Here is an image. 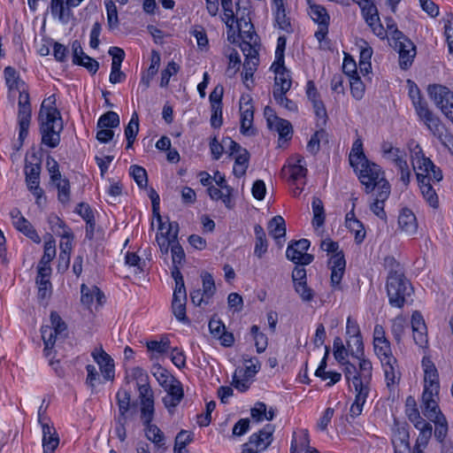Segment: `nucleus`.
I'll list each match as a JSON object with an SVG mask.
<instances>
[{"label": "nucleus", "mask_w": 453, "mask_h": 453, "mask_svg": "<svg viewBox=\"0 0 453 453\" xmlns=\"http://www.w3.org/2000/svg\"><path fill=\"white\" fill-rule=\"evenodd\" d=\"M92 356L98 364L101 372L105 380H109L114 377V364L112 358L102 349L93 351Z\"/></svg>", "instance_id": "nucleus-25"}, {"label": "nucleus", "mask_w": 453, "mask_h": 453, "mask_svg": "<svg viewBox=\"0 0 453 453\" xmlns=\"http://www.w3.org/2000/svg\"><path fill=\"white\" fill-rule=\"evenodd\" d=\"M386 288L389 304L396 308H402L406 303V298L412 293L411 282L403 273L396 270L390 271Z\"/></svg>", "instance_id": "nucleus-4"}, {"label": "nucleus", "mask_w": 453, "mask_h": 453, "mask_svg": "<svg viewBox=\"0 0 453 453\" xmlns=\"http://www.w3.org/2000/svg\"><path fill=\"white\" fill-rule=\"evenodd\" d=\"M66 0H50V12L63 24H67L72 17V12L66 8Z\"/></svg>", "instance_id": "nucleus-32"}, {"label": "nucleus", "mask_w": 453, "mask_h": 453, "mask_svg": "<svg viewBox=\"0 0 453 453\" xmlns=\"http://www.w3.org/2000/svg\"><path fill=\"white\" fill-rule=\"evenodd\" d=\"M130 174L139 188H145L148 183L146 170L139 165H134L130 166Z\"/></svg>", "instance_id": "nucleus-61"}, {"label": "nucleus", "mask_w": 453, "mask_h": 453, "mask_svg": "<svg viewBox=\"0 0 453 453\" xmlns=\"http://www.w3.org/2000/svg\"><path fill=\"white\" fill-rule=\"evenodd\" d=\"M244 369L239 370V373H242L243 377H250L253 378L256 373L258 372V371L261 368V364L259 360L257 357H250L244 359Z\"/></svg>", "instance_id": "nucleus-57"}, {"label": "nucleus", "mask_w": 453, "mask_h": 453, "mask_svg": "<svg viewBox=\"0 0 453 453\" xmlns=\"http://www.w3.org/2000/svg\"><path fill=\"white\" fill-rule=\"evenodd\" d=\"M250 333L253 335L257 351L258 353L264 352L268 344V339H267L266 335L265 334L261 333L259 331V327L256 325L251 326Z\"/></svg>", "instance_id": "nucleus-60"}, {"label": "nucleus", "mask_w": 453, "mask_h": 453, "mask_svg": "<svg viewBox=\"0 0 453 453\" xmlns=\"http://www.w3.org/2000/svg\"><path fill=\"white\" fill-rule=\"evenodd\" d=\"M309 444L310 437L308 430L302 429L298 432H296L293 434L290 446V453H301L309 448Z\"/></svg>", "instance_id": "nucleus-33"}, {"label": "nucleus", "mask_w": 453, "mask_h": 453, "mask_svg": "<svg viewBox=\"0 0 453 453\" xmlns=\"http://www.w3.org/2000/svg\"><path fill=\"white\" fill-rule=\"evenodd\" d=\"M373 349L381 363L387 386L397 384L401 377L398 363L393 356L391 344L386 337L385 329L379 324L375 325L373 330Z\"/></svg>", "instance_id": "nucleus-3"}, {"label": "nucleus", "mask_w": 453, "mask_h": 453, "mask_svg": "<svg viewBox=\"0 0 453 453\" xmlns=\"http://www.w3.org/2000/svg\"><path fill=\"white\" fill-rule=\"evenodd\" d=\"M309 15L318 25L329 24L330 16L326 9L320 4H310Z\"/></svg>", "instance_id": "nucleus-43"}, {"label": "nucleus", "mask_w": 453, "mask_h": 453, "mask_svg": "<svg viewBox=\"0 0 453 453\" xmlns=\"http://www.w3.org/2000/svg\"><path fill=\"white\" fill-rule=\"evenodd\" d=\"M40 163L27 162L25 165L26 182L28 189L36 198V203L41 204V200L43 197L44 191L40 188Z\"/></svg>", "instance_id": "nucleus-14"}, {"label": "nucleus", "mask_w": 453, "mask_h": 453, "mask_svg": "<svg viewBox=\"0 0 453 453\" xmlns=\"http://www.w3.org/2000/svg\"><path fill=\"white\" fill-rule=\"evenodd\" d=\"M269 234L280 239L286 234L285 220L281 216L273 217L268 224Z\"/></svg>", "instance_id": "nucleus-47"}, {"label": "nucleus", "mask_w": 453, "mask_h": 453, "mask_svg": "<svg viewBox=\"0 0 453 453\" xmlns=\"http://www.w3.org/2000/svg\"><path fill=\"white\" fill-rule=\"evenodd\" d=\"M428 93L435 105L444 116L453 124V92L441 85H432Z\"/></svg>", "instance_id": "nucleus-9"}, {"label": "nucleus", "mask_w": 453, "mask_h": 453, "mask_svg": "<svg viewBox=\"0 0 453 453\" xmlns=\"http://www.w3.org/2000/svg\"><path fill=\"white\" fill-rule=\"evenodd\" d=\"M271 69L275 73L273 91L288 92L291 88L292 81L289 72L284 65V62H280L279 65H276V62H273Z\"/></svg>", "instance_id": "nucleus-20"}, {"label": "nucleus", "mask_w": 453, "mask_h": 453, "mask_svg": "<svg viewBox=\"0 0 453 453\" xmlns=\"http://www.w3.org/2000/svg\"><path fill=\"white\" fill-rule=\"evenodd\" d=\"M424 415L430 420L444 416L440 411L438 401H430L421 404Z\"/></svg>", "instance_id": "nucleus-64"}, {"label": "nucleus", "mask_w": 453, "mask_h": 453, "mask_svg": "<svg viewBox=\"0 0 453 453\" xmlns=\"http://www.w3.org/2000/svg\"><path fill=\"white\" fill-rule=\"evenodd\" d=\"M418 116L433 135L441 141L443 139V136L446 135L447 128L440 118L429 110L428 107L418 112Z\"/></svg>", "instance_id": "nucleus-17"}, {"label": "nucleus", "mask_w": 453, "mask_h": 453, "mask_svg": "<svg viewBox=\"0 0 453 453\" xmlns=\"http://www.w3.org/2000/svg\"><path fill=\"white\" fill-rule=\"evenodd\" d=\"M10 216L12 220V225L19 232L25 234L35 243L41 242V238L36 230L34 228L32 224L22 216L19 209H12L10 212Z\"/></svg>", "instance_id": "nucleus-18"}, {"label": "nucleus", "mask_w": 453, "mask_h": 453, "mask_svg": "<svg viewBox=\"0 0 453 453\" xmlns=\"http://www.w3.org/2000/svg\"><path fill=\"white\" fill-rule=\"evenodd\" d=\"M368 160L363 151V142L360 138L357 139L352 145L349 153V163L352 167L358 169L359 165Z\"/></svg>", "instance_id": "nucleus-39"}, {"label": "nucleus", "mask_w": 453, "mask_h": 453, "mask_svg": "<svg viewBox=\"0 0 453 453\" xmlns=\"http://www.w3.org/2000/svg\"><path fill=\"white\" fill-rule=\"evenodd\" d=\"M157 234V242L163 255H167L169 249H173V239L178 240L179 226L177 222H169L168 228L165 233Z\"/></svg>", "instance_id": "nucleus-21"}, {"label": "nucleus", "mask_w": 453, "mask_h": 453, "mask_svg": "<svg viewBox=\"0 0 453 453\" xmlns=\"http://www.w3.org/2000/svg\"><path fill=\"white\" fill-rule=\"evenodd\" d=\"M419 430V434L416 441L415 447H418L419 449L425 448L429 439L432 436L433 428L432 426L427 422H423L422 425L418 426V427H416Z\"/></svg>", "instance_id": "nucleus-54"}, {"label": "nucleus", "mask_w": 453, "mask_h": 453, "mask_svg": "<svg viewBox=\"0 0 453 453\" xmlns=\"http://www.w3.org/2000/svg\"><path fill=\"white\" fill-rule=\"evenodd\" d=\"M130 377L136 380L139 395H144L152 391L149 384V376L141 367H134L131 369Z\"/></svg>", "instance_id": "nucleus-30"}, {"label": "nucleus", "mask_w": 453, "mask_h": 453, "mask_svg": "<svg viewBox=\"0 0 453 453\" xmlns=\"http://www.w3.org/2000/svg\"><path fill=\"white\" fill-rule=\"evenodd\" d=\"M294 288L303 302H311L315 296V292L308 286L307 282H296Z\"/></svg>", "instance_id": "nucleus-62"}, {"label": "nucleus", "mask_w": 453, "mask_h": 453, "mask_svg": "<svg viewBox=\"0 0 453 453\" xmlns=\"http://www.w3.org/2000/svg\"><path fill=\"white\" fill-rule=\"evenodd\" d=\"M357 170H359L358 179L365 186L366 193L372 192L377 185L382 182V180H385L380 166L369 160H365L360 164Z\"/></svg>", "instance_id": "nucleus-10"}, {"label": "nucleus", "mask_w": 453, "mask_h": 453, "mask_svg": "<svg viewBox=\"0 0 453 453\" xmlns=\"http://www.w3.org/2000/svg\"><path fill=\"white\" fill-rule=\"evenodd\" d=\"M208 195L210 196L211 199L219 201L220 200L226 208L231 209L233 207L232 203V193L233 192H226L223 189H221L219 187L216 188L214 186H211L207 189Z\"/></svg>", "instance_id": "nucleus-45"}, {"label": "nucleus", "mask_w": 453, "mask_h": 453, "mask_svg": "<svg viewBox=\"0 0 453 453\" xmlns=\"http://www.w3.org/2000/svg\"><path fill=\"white\" fill-rule=\"evenodd\" d=\"M236 26L242 42L248 41L251 42V43H256L257 35L252 31L253 26L250 22L244 19H236Z\"/></svg>", "instance_id": "nucleus-37"}, {"label": "nucleus", "mask_w": 453, "mask_h": 453, "mask_svg": "<svg viewBox=\"0 0 453 453\" xmlns=\"http://www.w3.org/2000/svg\"><path fill=\"white\" fill-rule=\"evenodd\" d=\"M273 432L274 426L267 424L258 433L252 434L249 438V441L243 445L258 453L262 452L272 443Z\"/></svg>", "instance_id": "nucleus-16"}, {"label": "nucleus", "mask_w": 453, "mask_h": 453, "mask_svg": "<svg viewBox=\"0 0 453 453\" xmlns=\"http://www.w3.org/2000/svg\"><path fill=\"white\" fill-rule=\"evenodd\" d=\"M39 422L42 425L43 453H53L59 444L58 434L53 426L42 421L41 409L38 412Z\"/></svg>", "instance_id": "nucleus-19"}, {"label": "nucleus", "mask_w": 453, "mask_h": 453, "mask_svg": "<svg viewBox=\"0 0 453 453\" xmlns=\"http://www.w3.org/2000/svg\"><path fill=\"white\" fill-rule=\"evenodd\" d=\"M55 241L50 237V239L49 241H46L44 243V252L42 257L41 258L38 264L37 270H40L41 268L51 269L50 266V263L55 257Z\"/></svg>", "instance_id": "nucleus-40"}, {"label": "nucleus", "mask_w": 453, "mask_h": 453, "mask_svg": "<svg viewBox=\"0 0 453 453\" xmlns=\"http://www.w3.org/2000/svg\"><path fill=\"white\" fill-rule=\"evenodd\" d=\"M50 273L51 269L41 268L38 270L36 285L38 287V298L42 300L49 298L51 295Z\"/></svg>", "instance_id": "nucleus-28"}, {"label": "nucleus", "mask_w": 453, "mask_h": 453, "mask_svg": "<svg viewBox=\"0 0 453 453\" xmlns=\"http://www.w3.org/2000/svg\"><path fill=\"white\" fill-rule=\"evenodd\" d=\"M275 26L286 33L293 31L290 19L286 14L285 0H273Z\"/></svg>", "instance_id": "nucleus-24"}, {"label": "nucleus", "mask_w": 453, "mask_h": 453, "mask_svg": "<svg viewBox=\"0 0 453 453\" xmlns=\"http://www.w3.org/2000/svg\"><path fill=\"white\" fill-rule=\"evenodd\" d=\"M382 157L388 162L394 164L400 172L401 181L404 186L410 182L411 171L406 161V153L397 147H394L388 142H383L381 144Z\"/></svg>", "instance_id": "nucleus-7"}, {"label": "nucleus", "mask_w": 453, "mask_h": 453, "mask_svg": "<svg viewBox=\"0 0 453 453\" xmlns=\"http://www.w3.org/2000/svg\"><path fill=\"white\" fill-rule=\"evenodd\" d=\"M38 121L42 135V144L54 149L60 142V133L63 130V120L59 111L55 106L54 96L42 103Z\"/></svg>", "instance_id": "nucleus-2"}, {"label": "nucleus", "mask_w": 453, "mask_h": 453, "mask_svg": "<svg viewBox=\"0 0 453 453\" xmlns=\"http://www.w3.org/2000/svg\"><path fill=\"white\" fill-rule=\"evenodd\" d=\"M352 356L357 359L358 369L354 364L344 360L342 365H344V375L348 381H352L355 389H359V384L370 387L372 374V362L364 355H357V350L352 353Z\"/></svg>", "instance_id": "nucleus-5"}, {"label": "nucleus", "mask_w": 453, "mask_h": 453, "mask_svg": "<svg viewBox=\"0 0 453 453\" xmlns=\"http://www.w3.org/2000/svg\"><path fill=\"white\" fill-rule=\"evenodd\" d=\"M81 303L88 307L91 305L95 297L99 303H101V299L104 297V294L97 287L93 286L92 288H88L85 284H82L81 287Z\"/></svg>", "instance_id": "nucleus-36"}, {"label": "nucleus", "mask_w": 453, "mask_h": 453, "mask_svg": "<svg viewBox=\"0 0 453 453\" xmlns=\"http://www.w3.org/2000/svg\"><path fill=\"white\" fill-rule=\"evenodd\" d=\"M4 78L9 90H18L26 87V83L20 79L19 73L15 68L7 66L4 68Z\"/></svg>", "instance_id": "nucleus-35"}, {"label": "nucleus", "mask_w": 453, "mask_h": 453, "mask_svg": "<svg viewBox=\"0 0 453 453\" xmlns=\"http://www.w3.org/2000/svg\"><path fill=\"white\" fill-rule=\"evenodd\" d=\"M58 188V198L59 202L65 204L70 201V183L65 178H60L57 182H53Z\"/></svg>", "instance_id": "nucleus-56"}, {"label": "nucleus", "mask_w": 453, "mask_h": 453, "mask_svg": "<svg viewBox=\"0 0 453 453\" xmlns=\"http://www.w3.org/2000/svg\"><path fill=\"white\" fill-rule=\"evenodd\" d=\"M346 227L355 234V240L357 243L364 241L365 237V230L363 223L358 219L349 220Z\"/></svg>", "instance_id": "nucleus-63"}, {"label": "nucleus", "mask_w": 453, "mask_h": 453, "mask_svg": "<svg viewBox=\"0 0 453 453\" xmlns=\"http://www.w3.org/2000/svg\"><path fill=\"white\" fill-rule=\"evenodd\" d=\"M141 405V420L143 425H150L154 418V395L153 391L142 395H139Z\"/></svg>", "instance_id": "nucleus-27"}, {"label": "nucleus", "mask_w": 453, "mask_h": 453, "mask_svg": "<svg viewBox=\"0 0 453 453\" xmlns=\"http://www.w3.org/2000/svg\"><path fill=\"white\" fill-rule=\"evenodd\" d=\"M139 132V119L136 112H134L131 119L125 128V135L127 138V149H130L135 141L136 135Z\"/></svg>", "instance_id": "nucleus-41"}, {"label": "nucleus", "mask_w": 453, "mask_h": 453, "mask_svg": "<svg viewBox=\"0 0 453 453\" xmlns=\"http://www.w3.org/2000/svg\"><path fill=\"white\" fill-rule=\"evenodd\" d=\"M187 292L174 289L172 301V310L175 318L181 322L188 321L186 316Z\"/></svg>", "instance_id": "nucleus-26"}, {"label": "nucleus", "mask_w": 453, "mask_h": 453, "mask_svg": "<svg viewBox=\"0 0 453 453\" xmlns=\"http://www.w3.org/2000/svg\"><path fill=\"white\" fill-rule=\"evenodd\" d=\"M119 125V117L115 111H107L103 114L97 121L98 128H112L117 127Z\"/></svg>", "instance_id": "nucleus-55"}, {"label": "nucleus", "mask_w": 453, "mask_h": 453, "mask_svg": "<svg viewBox=\"0 0 453 453\" xmlns=\"http://www.w3.org/2000/svg\"><path fill=\"white\" fill-rule=\"evenodd\" d=\"M145 426V434L148 440L160 448L165 445V436L163 432L156 426L150 423V425H143Z\"/></svg>", "instance_id": "nucleus-48"}, {"label": "nucleus", "mask_w": 453, "mask_h": 453, "mask_svg": "<svg viewBox=\"0 0 453 453\" xmlns=\"http://www.w3.org/2000/svg\"><path fill=\"white\" fill-rule=\"evenodd\" d=\"M392 40L395 42V48L398 49L399 65L402 69L407 70L416 56V46L396 28L393 32Z\"/></svg>", "instance_id": "nucleus-8"}, {"label": "nucleus", "mask_w": 453, "mask_h": 453, "mask_svg": "<svg viewBox=\"0 0 453 453\" xmlns=\"http://www.w3.org/2000/svg\"><path fill=\"white\" fill-rule=\"evenodd\" d=\"M241 133L244 135H254L256 130L253 127L254 108L250 96H242L240 100Z\"/></svg>", "instance_id": "nucleus-15"}, {"label": "nucleus", "mask_w": 453, "mask_h": 453, "mask_svg": "<svg viewBox=\"0 0 453 453\" xmlns=\"http://www.w3.org/2000/svg\"><path fill=\"white\" fill-rule=\"evenodd\" d=\"M346 333L352 338L354 344L357 346L356 350H357V355H362L364 351V344L359 326L357 322L351 318H348L347 319Z\"/></svg>", "instance_id": "nucleus-34"}, {"label": "nucleus", "mask_w": 453, "mask_h": 453, "mask_svg": "<svg viewBox=\"0 0 453 453\" xmlns=\"http://www.w3.org/2000/svg\"><path fill=\"white\" fill-rule=\"evenodd\" d=\"M421 365L424 371V388H429L432 390L440 388L438 371L430 357H424Z\"/></svg>", "instance_id": "nucleus-23"}, {"label": "nucleus", "mask_w": 453, "mask_h": 453, "mask_svg": "<svg viewBox=\"0 0 453 453\" xmlns=\"http://www.w3.org/2000/svg\"><path fill=\"white\" fill-rule=\"evenodd\" d=\"M201 277L203 281V289H194L190 291L191 302L196 306L209 304L216 292L215 282L211 274L203 273Z\"/></svg>", "instance_id": "nucleus-12"}, {"label": "nucleus", "mask_w": 453, "mask_h": 453, "mask_svg": "<svg viewBox=\"0 0 453 453\" xmlns=\"http://www.w3.org/2000/svg\"><path fill=\"white\" fill-rule=\"evenodd\" d=\"M273 127L278 131L280 138L289 140L292 137V126L289 121L275 118V124H273Z\"/></svg>", "instance_id": "nucleus-58"}, {"label": "nucleus", "mask_w": 453, "mask_h": 453, "mask_svg": "<svg viewBox=\"0 0 453 453\" xmlns=\"http://www.w3.org/2000/svg\"><path fill=\"white\" fill-rule=\"evenodd\" d=\"M320 247L327 253H332L328 261V267L331 270V285L334 288L341 289L340 284L346 267L344 254L339 250L338 242L330 239L322 241Z\"/></svg>", "instance_id": "nucleus-6"}, {"label": "nucleus", "mask_w": 453, "mask_h": 453, "mask_svg": "<svg viewBox=\"0 0 453 453\" xmlns=\"http://www.w3.org/2000/svg\"><path fill=\"white\" fill-rule=\"evenodd\" d=\"M409 96L411 99L417 114L428 107L426 102L424 101L420 95L419 88L413 82H411L409 87Z\"/></svg>", "instance_id": "nucleus-49"}, {"label": "nucleus", "mask_w": 453, "mask_h": 453, "mask_svg": "<svg viewBox=\"0 0 453 453\" xmlns=\"http://www.w3.org/2000/svg\"><path fill=\"white\" fill-rule=\"evenodd\" d=\"M19 92L18 102V121L19 126V139L24 140L28 134V128L31 121V104L27 87L17 90Z\"/></svg>", "instance_id": "nucleus-11"}, {"label": "nucleus", "mask_w": 453, "mask_h": 453, "mask_svg": "<svg viewBox=\"0 0 453 453\" xmlns=\"http://www.w3.org/2000/svg\"><path fill=\"white\" fill-rule=\"evenodd\" d=\"M42 338L44 342V354L49 357L51 354V349L54 347L58 337L61 335H55V331L49 326H43L41 329Z\"/></svg>", "instance_id": "nucleus-46"}, {"label": "nucleus", "mask_w": 453, "mask_h": 453, "mask_svg": "<svg viewBox=\"0 0 453 453\" xmlns=\"http://www.w3.org/2000/svg\"><path fill=\"white\" fill-rule=\"evenodd\" d=\"M250 153L247 150H242L240 154H237L234 157V165L233 173L237 178H241L245 175L246 171L249 167Z\"/></svg>", "instance_id": "nucleus-38"}, {"label": "nucleus", "mask_w": 453, "mask_h": 453, "mask_svg": "<svg viewBox=\"0 0 453 453\" xmlns=\"http://www.w3.org/2000/svg\"><path fill=\"white\" fill-rule=\"evenodd\" d=\"M313 219L312 225L320 227L325 222V210L322 201L319 197H313L312 200Z\"/></svg>", "instance_id": "nucleus-50"}, {"label": "nucleus", "mask_w": 453, "mask_h": 453, "mask_svg": "<svg viewBox=\"0 0 453 453\" xmlns=\"http://www.w3.org/2000/svg\"><path fill=\"white\" fill-rule=\"evenodd\" d=\"M48 223L51 231L58 236H68V231L71 229L65 226V222L57 215L51 214L48 218Z\"/></svg>", "instance_id": "nucleus-51"}, {"label": "nucleus", "mask_w": 453, "mask_h": 453, "mask_svg": "<svg viewBox=\"0 0 453 453\" xmlns=\"http://www.w3.org/2000/svg\"><path fill=\"white\" fill-rule=\"evenodd\" d=\"M62 238L60 242V253L59 257L61 260H65L64 269H67L70 264V254L73 250L72 241L73 235L72 231H68V236H60Z\"/></svg>", "instance_id": "nucleus-42"}, {"label": "nucleus", "mask_w": 453, "mask_h": 453, "mask_svg": "<svg viewBox=\"0 0 453 453\" xmlns=\"http://www.w3.org/2000/svg\"><path fill=\"white\" fill-rule=\"evenodd\" d=\"M104 4L107 12V23L109 28H116L119 26L118 11L116 4L112 0H105Z\"/></svg>", "instance_id": "nucleus-59"}, {"label": "nucleus", "mask_w": 453, "mask_h": 453, "mask_svg": "<svg viewBox=\"0 0 453 453\" xmlns=\"http://www.w3.org/2000/svg\"><path fill=\"white\" fill-rule=\"evenodd\" d=\"M411 160L423 197L430 206L437 208L439 203L438 196L430 181H440L442 179L441 171L428 157L424 156L419 145H416L413 149Z\"/></svg>", "instance_id": "nucleus-1"}, {"label": "nucleus", "mask_w": 453, "mask_h": 453, "mask_svg": "<svg viewBox=\"0 0 453 453\" xmlns=\"http://www.w3.org/2000/svg\"><path fill=\"white\" fill-rule=\"evenodd\" d=\"M398 225L402 231L413 234L418 229V223L414 213L408 208L401 210L398 217Z\"/></svg>", "instance_id": "nucleus-29"}, {"label": "nucleus", "mask_w": 453, "mask_h": 453, "mask_svg": "<svg viewBox=\"0 0 453 453\" xmlns=\"http://www.w3.org/2000/svg\"><path fill=\"white\" fill-rule=\"evenodd\" d=\"M310 247V241L300 239L288 244L286 256L287 258L296 265H306L312 262L313 256L306 251Z\"/></svg>", "instance_id": "nucleus-13"}, {"label": "nucleus", "mask_w": 453, "mask_h": 453, "mask_svg": "<svg viewBox=\"0 0 453 453\" xmlns=\"http://www.w3.org/2000/svg\"><path fill=\"white\" fill-rule=\"evenodd\" d=\"M356 397L354 403L350 406V416L352 418H356L359 416L363 411V406L366 402V398L370 392V387L362 386V383L359 384V389H355Z\"/></svg>", "instance_id": "nucleus-31"}, {"label": "nucleus", "mask_w": 453, "mask_h": 453, "mask_svg": "<svg viewBox=\"0 0 453 453\" xmlns=\"http://www.w3.org/2000/svg\"><path fill=\"white\" fill-rule=\"evenodd\" d=\"M307 172L308 170L306 168L305 161L302 157H298L295 164L288 165L289 178L293 181L304 179L306 177Z\"/></svg>", "instance_id": "nucleus-44"}, {"label": "nucleus", "mask_w": 453, "mask_h": 453, "mask_svg": "<svg viewBox=\"0 0 453 453\" xmlns=\"http://www.w3.org/2000/svg\"><path fill=\"white\" fill-rule=\"evenodd\" d=\"M151 372L162 388L167 387L170 382H175V378L161 365H154Z\"/></svg>", "instance_id": "nucleus-53"}, {"label": "nucleus", "mask_w": 453, "mask_h": 453, "mask_svg": "<svg viewBox=\"0 0 453 453\" xmlns=\"http://www.w3.org/2000/svg\"><path fill=\"white\" fill-rule=\"evenodd\" d=\"M116 400L119 406V415L117 417H127L131 400L129 392L125 389L119 390L116 395Z\"/></svg>", "instance_id": "nucleus-52"}, {"label": "nucleus", "mask_w": 453, "mask_h": 453, "mask_svg": "<svg viewBox=\"0 0 453 453\" xmlns=\"http://www.w3.org/2000/svg\"><path fill=\"white\" fill-rule=\"evenodd\" d=\"M163 388L166 392L165 396L163 397L165 406L168 410L175 408L180 403L184 395L180 381L175 379V382H170L167 387H164Z\"/></svg>", "instance_id": "nucleus-22"}]
</instances>
